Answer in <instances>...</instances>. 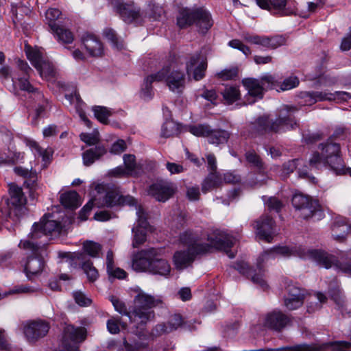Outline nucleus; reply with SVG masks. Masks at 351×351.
Here are the masks:
<instances>
[{
  "mask_svg": "<svg viewBox=\"0 0 351 351\" xmlns=\"http://www.w3.org/2000/svg\"><path fill=\"white\" fill-rule=\"evenodd\" d=\"M291 110H296L295 107L285 106L278 110L275 121L269 119L267 116L256 119L249 125V130L253 135H263L269 133H277L284 130L293 129L297 125Z\"/></svg>",
  "mask_w": 351,
  "mask_h": 351,
  "instance_id": "obj_1",
  "label": "nucleus"
},
{
  "mask_svg": "<svg viewBox=\"0 0 351 351\" xmlns=\"http://www.w3.org/2000/svg\"><path fill=\"white\" fill-rule=\"evenodd\" d=\"M321 154L315 152L309 159L311 169H318L322 167H329L337 174H345L346 171L351 174V170L345 169L344 162L340 156V147L337 143L332 141V138L326 143L319 145Z\"/></svg>",
  "mask_w": 351,
  "mask_h": 351,
  "instance_id": "obj_2",
  "label": "nucleus"
},
{
  "mask_svg": "<svg viewBox=\"0 0 351 351\" xmlns=\"http://www.w3.org/2000/svg\"><path fill=\"white\" fill-rule=\"evenodd\" d=\"M177 24L182 29L195 25L199 32L205 34L213 25V20L204 7L185 8L180 10Z\"/></svg>",
  "mask_w": 351,
  "mask_h": 351,
  "instance_id": "obj_3",
  "label": "nucleus"
},
{
  "mask_svg": "<svg viewBox=\"0 0 351 351\" xmlns=\"http://www.w3.org/2000/svg\"><path fill=\"white\" fill-rule=\"evenodd\" d=\"M162 304V301L160 298L154 297L141 291L134 298L132 316L134 323H136L138 327L145 326L155 317L152 308Z\"/></svg>",
  "mask_w": 351,
  "mask_h": 351,
  "instance_id": "obj_4",
  "label": "nucleus"
},
{
  "mask_svg": "<svg viewBox=\"0 0 351 351\" xmlns=\"http://www.w3.org/2000/svg\"><path fill=\"white\" fill-rule=\"evenodd\" d=\"M19 247L29 251L34 256H29L25 266V272L29 280L39 274L44 267V261L42 257L45 251V243H37L29 239L21 241Z\"/></svg>",
  "mask_w": 351,
  "mask_h": 351,
  "instance_id": "obj_5",
  "label": "nucleus"
},
{
  "mask_svg": "<svg viewBox=\"0 0 351 351\" xmlns=\"http://www.w3.org/2000/svg\"><path fill=\"white\" fill-rule=\"evenodd\" d=\"M242 84L248 91L250 97H252L247 104H253L256 101V99H262L263 97L264 91L269 89H277L278 86V80L275 76L270 74H265L261 77L260 79L248 77L242 80Z\"/></svg>",
  "mask_w": 351,
  "mask_h": 351,
  "instance_id": "obj_6",
  "label": "nucleus"
},
{
  "mask_svg": "<svg viewBox=\"0 0 351 351\" xmlns=\"http://www.w3.org/2000/svg\"><path fill=\"white\" fill-rule=\"evenodd\" d=\"M291 203L299 217L304 219L313 218L314 220H320L324 217V213L318 202L308 195L295 193Z\"/></svg>",
  "mask_w": 351,
  "mask_h": 351,
  "instance_id": "obj_7",
  "label": "nucleus"
},
{
  "mask_svg": "<svg viewBox=\"0 0 351 351\" xmlns=\"http://www.w3.org/2000/svg\"><path fill=\"white\" fill-rule=\"evenodd\" d=\"M9 198L7 200L8 208V217L16 222L26 213L27 198L23 189L15 183L8 184Z\"/></svg>",
  "mask_w": 351,
  "mask_h": 351,
  "instance_id": "obj_8",
  "label": "nucleus"
},
{
  "mask_svg": "<svg viewBox=\"0 0 351 351\" xmlns=\"http://www.w3.org/2000/svg\"><path fill=\"white\" fill-rule=\"evenodd\" d=\"M157 82L165 80L169 90L176 93H182L186 86V75L180 70H171L165 66L156 73Z\"/></svg>",
  "mask_w": 351,
  "mask_h": 351,
  "instance_id": "obj_9",
  "label": "nucleus"
},
{
  "mask_svg": "<svg viewBox=\"0 0 351 351\" xmlns=\"http://www.w3.org/2000/svg\"><path fill=\"white\" fill-rule=\"evenodd\" d=\"M306 258L312 259L317 264L326 269L335 266L337 269L344 273H351L350 264H343L340 263L335 256L324 250L306 248Z\"/></svg>",
  "mask_w": 351,
  "mask_h": 351,
  "instance_id": "obj_10",
  "label": "nucleus"
},
{
  "mask_svg": "<svg viewBox=\"0 0 351 351\" xmlns=\"http://www.w3.org/2000/svg\"><path fill=\"white\" fill-rule=\"evenodd\" d=\"M278 255L283 257H289L291 256H298L302 258L306 259V247L302 246L289 247L287 246H276L270 250L265 251L258 258L257 266L259 269L262 268V264L269 259L275 258Z\"/></svg>",
  "mask_w": 351,
  "mask_h": 351,
  "instance_id": "obj_11",
  "label": "nucleus"
},
{
  "mask_svg": "<svg viewBox=\"0 0 351 351\" xmlns=\"http://www.w3.org/2000/svg\"><path fill=\"white\" fill-rule=\"evenodd\" d=\"M190 132L196 136L207 137L211 144H223L228 142L230 134L224 130H213L210 125L199 124L191 127Z\"/></svg>",
  "mask_w": 351,
  "mask_h": 351,
  "instance_id": "obj_12",
  "label": "nucleus"
},
{
  "mask_svg": "<svg viewBox=\"0 0 351 351\" xmlns=\"http://www.w3.org/2000/svg\"><path fill=\"white\" fill-rule=\"evenodd\" d=\"M207 67V58L200 51L189 55L186 62V73L195 81H199L205 77Z\"/></svg>",
  "mask_w": 351,
  "mask_h": 351,
  "instance_id": "obj_13",
  "label": "nucleus"
},
{
  "mask_svg": "<svg viewBox=\"0 0 351 351\" xmlns=\"http://www.w3.org/2000/svg\"><path fill=\"white\" fill-rule=\"evenodd\" d=\"M197 250L192 247H188L186 250H181L175 252L173 255V263L178 269H183L191 266L196 256L204 254L210 251V245H198Z\"/></svg>",
  "mask_w": 351,
  "mask_h": 351,
  "instance_id": "obj_14",
  "label": "nucleus"
},
{
  "mask_svg": "<svg viewBox=\"0 0 351 351\" xmlns=\"http://www.w3.org/2000/svg\"><path fill=\"white\" fill-rule=\"evenodd\" d=\"M45 215L40 223H34L32 226V232L28 235V239L34 241L40 238L43 235H59L62 231V224L60 222L52 220L45 219Z\"/></svg>",
  "mask_w": 351,
  "mask_h": 351,
  "instance_id": "obj_15",
  "label": "nucleus"
},
{
  "mask_svg": "<svg viewBox=\"0 0 351 351\" xmlns=\"http://www.w3.org/2000/svg\"><path fill=\"white\" fill-rule=\"evenodd\" d=\"M301 99H304V105L311 106L317 101H332V100H346L350 97L348 93L336 92L335 93H327L326 91H311L302 92L300 95Z\"/></svg>",
  "mask_w": 351,
  "mask_h": 351,
  "instance_id": "obj_16",
  "label": "nucleus"
},
{
  "mask_svg": "<svg viewBox=\"0 0 351 351\" xmlns=\"http://www.w3.org/2000/svg\"><path fill=\"white\" fill-rule=\"evenodd\" d=\"M113 10L125 23H131L140 16V10L134 3H125L123 0H108Z\"/></svg>",
  "mask_w": 351,
  "mask_h": 351,
  "instance_id": "obj_17",
  "label": "nucleus"
},
{
  "mask_svg": "<svg viewBox=\"0 0 351 351\" xmlns=\"http://www.w3.org/2000/svg\"><path fill=\"white\" fill-rule=\"evenodd\" d=\"M104 204L107 207H113L120 205H136V199L131 195H123L120 191V188L113 186L108 188L106 193L104 197Z\"/></svg>",
  "mask_w": 351,
  "mask_h": 351,
  "instance_id": "obj_18",
  "label": "nucleus"
},
{
  "mask_svg": "<svg viewBox=\"0 0 351 351\" xmlns=\"http://www.w3.org/2000/svg\"><path fill=\"white\" fill-rule=\"evenodd\" d=\"M66 256L69 258L74 264H78L86 274L89 282H93L99 278V272L93 262L88 258L84 253L73 252L67 253Z\"/></svg>",
  "mask_w": 351,
  "mask_h": 351,
  "instance_id": "obj_19",
  "label": "nucleus"
},
{
  "mask_svg": "<svg viewBox=\"0 0 351 351\" xmlns=\"http://www.w3.org/2000/svg\"><path fill=\"white\" fill-rule=\"evenodd\" d=\"M253 226L260 239L267 243L271 242L274 235L275 226V222L272 217L264 214L254 222Z\"/></svg>",
  "mask_w": 351,
  "mask_h": 351,
  "instance_id": "obj_20",
  "label": "nucleus"
},
{
  "mask_svg": "<svg viewBox=\"0 0 351 351\" xmlns=\"http://www.w3.org/2000/svg\"><path fill=\"white\" fill-rule=\"evenodd\" d=\"M49 330V325L44 321H32L24 326V334L30 343H35L39 339L44 337Z\"/></svg>",
  "mask_w": 351,
  "mask_h": 351,
  "instance_id": "obj_21",
  "label": "nucleus"
},
{
  "mask_svg": "<svg viewBox=\"0 0 351 351\" xmlns=\"http://www.w3.org/2000/svg\"><path fill=\"white\" fill-rule=\"evenodd\" d=\"M158 249L150 247L142 250L135 254L132 259V267L136 271H148L152 259L157 254Z\"/></svg>",
  "mask_w": 351,
  "mask_h": 351,
  "instance_id": "obj_22",
  "label": "nucleus"
},
{
  "mask_svg": "<svg viewBox=\"0 0 351 351\" xmlns=\"http://www.w3.org/2000/svg\"><path fill=\"white\" fill-rule=\"evenodd\" d=\"M184 324V319L180 314H174L170 316L167 322L156 324L151 332L152 337H158L163 335L169 334L176 330Z\"/></svg>",
  "mask_w": 351,
  "mask_h": 351,
  "instance_id": "obj_23",
  "label": "nucleus"
},
{
  "mask_svg": "<svg viewBox=\"0 0 351 351\" xmlns=\"http://www.w3.org/2000/svg\"><path fill=\"white\" fill-rule=\"evenodd\" d=\"M176 190L173 183L160 181L152 184L148 193L157 201L165 202L173 196Z\"/></svg>",
  "mask_w": 351,
  "mask_h": 351,
  "instance_id": "obj_24",
  "label": "nucleus"
},
{
  "mask_svg": "<svg viewBox=\"0 0 351 351\" xmlns=\"http://www.w3.org/2000/svg\"><path fill=\"white\" fill-rule=\"evenodd\" d=\"M332 351H350L351 344L347 341H334L329 343ZM258 351H323L322 346L314 345H300L291 348H279L274 350H260Z\"/></svg>",
  "mask_w": 351,
  "mask_h": 351,
  "instance_id": "obj_25",
  "label": "nucleus"
},
{
  "mask_svg": "<svg viewBox=\"0 0 351 351\" xmlns=\"http://www.w3.org/2000/svg\"><path fill=\"white\" fill-rule=\"evenodd\" d=\"M256 2L261 8L267 10L274 14L285 16L293 13V11L287 7L289 0H256Z\"/></svg>",
  "mask_w": 351,
  "mask_h": 351,
  "instance_id": "obj_26",
  "label": "nucleus"
},
{
  "mask_svg": "<svg viewBox=\"0 0 351 351\" xmlns=\"http://www.w3.org/2000/svg\"><path fill=\"white\" fill-rule=\"evenodd\" d=\"M351 226L343 217L339 216L335 218L331 226L332 237L338 243H343L347 240Z\"/></svg>",
  "mask_w": 351,
  "mask_h": 351,
  "instance_id": "obj_27",
  "label": "nucleus"
},
{
  "mask_svg": "<svg viewBox=\"0 0 351 351\" xmlns=\"http://www.w3.org/2000/svg\"><path fill=\"white\" fill-rule=\"evenodd\" d=\"M208 241L215 248L226 250L233 246L235 239L226 232L217 230L213 237L208 238Z\"/></svg>",
  "mask_w": 351,
  "mask_h": 351,
  "instance_id": "obj_28",
  "label": "nucleus"
},
{
  "mask_svg": "<svg viewBox=\"0 0 351 351\" xmlns=\"http://www.w3.org/2000/svg\"><path fill=\"white\" fill-rule=\"evenodd\" d=\"M160 252L161 250L158 249L157 254L152 259L149 272L167 277L170 274L171 266L165 259L160 257Z\"/></svg>",
  "mask_w": 351,
  "mask_h": 351,
  "instance_id": "obj_29",
  "label": "nucleus"
},
{
  "mask_svg": "<svg viewBox=\"0 0 351 351\" xmlns=\"http://www.w3.org/2000/svg\"><path fill=\"white\" fill-rule=\"evenodd\" d=\"M82 43L91 56L99 57L103 54V46L97 37L87 34L82 37Z\"/></svg>",
  "mask_w": 351,
  "mask_h": 351,
  "instance_id": "obj_30",
  "label": "nucleus"
},
{
  "mask_svg": "<svg viewBox=\"0 0 351 351\" xmlns=\"http://www.w3.org/2000/svg\"><path fill=\"white\" fill-rule=\"evenodd\" d=\"M289 321V317L284 313L280 311H274L267 316L265 325L269 328L279 330L284 328Z\"/></svg>",
  "mask_w": 351,
  "mask_h": 351,
  "instance_id": "obj_31",
  "label": "nucleus"
},
{
  "mask_svg": "<svg viewBox=\"0 0 351 351\" xmlns=\"http://www.w3.org/2000/svg\"><path fill=\"white\" fill-rule=\"evenodd\" d=\"M235 269H237L239 273L246 275L247 278H251L252 281L258 285L263 289L267 288V285L265 280L263 278L261 274H253L252 269L249 267V265L245 262H238L235 265Z\"/></svg>",
  "mask_w": 351,
  "mask_h": 351,
  "instance_id": "obj_32",
  "label": "nucleus"
},
{
  "mask_svg": "<svg viewBox=\"0 0 351 351\" xmlns=\"http://www.w3.org/2000/svg\"><path fill=\"white\" fill-rule=\"evenodd\" d=\"M106 153V149L103 145H97L85 151L82 154L83 163L85 166H90L99 159Z\"/></svg>",
  "mask_w": 351,
  "mask_h": 351,
  "instance_id": "obj_33",
  "label": "nucleus"
},
{
  "mask_svg": "<svg viewBox=\"0 0 351 351\" xmlns=\"http://www.w3.org/2000/svg\"><path fill=\"white\" fill-rule=\"evenodd\" d=\"M49 27L62 43L70 44L73 41V34L69 29L58 25L56 23H50Z\"/></svg>",
  "mask_w": 351,
  "mask_h": 351,
  "instance_id": "obj_34",
  "label": "nucleus"
},
{
  "mask_svg": "<svg viewBox=\"0 0 351 351\" xmlns=\"http://www.w3.org/2000/svg\"><path fill=\"white\" fill-rule=\"evenodd\" d=\"M221 184V175L215 172H211L203 181L202 184V191L204 193H206L220 186Z\"/></svg>",
  "mask_w": 351,
  "mask_h": 351,
  "instance_id": "obj_35",
  "label": "nucleus"
},
{
  "mask_svg": "<svg viewBox=\"0 0 351 351\" xmlns=\"http://www.w3.org/2000/svg\"><path fill=\"white\" fill-rule=\"evenodd\" d=\"M154 82H157L156 73L149 75L145 79L140 91V97L144 101H149L153 98L152 83Z\"/></svg>",
  "mask_w": 351,
  "mask_h": 351,
  "instance_id": "obj_36",
  "label": "nucleus"
},
{
  "mask_svg": "<svg viewBox=\"0 0 351 351\" xmlns=\"http://www.w3.org/2000/svg\"><path fill=\"white\" fill-rule=\"evenodd\" d=\"M62 204L68 208L75 209L80 205L79 195L75 191H69L60 195Z\"/></svg>",
  "mask_w": 351,
  "mask_h": 351,
  "instance_id": "obj_37",
  "label": "nucleus"
},
{
  "mask_svg": "<svg viewBox=\"0 0 351 351\" xmlns=\"http://www.w3.org/2000/svg\"><path fill=\"white\" fill-rule=\"evenodd\" d=\"M23 185L26 189H29V197L34 199L37 196L36 192L39 188L38 184V174L36 171L32 172L29 176H28L25 179Z\"/></svg>",
  "mask_w": 351,
  "mask_h": 351,
  "instance_id": "obj_38",
  "label": "nucleus"
},
{
  "mask_svg": "<svg viewBox=\"0 0 351 351\" xmlns=\"http://www.w3.org/2000/svg\"><path fill=\"white\" fill-rule=\"evenodd\" d=\"M180 241L184 245H187L188 247H192L193 250H197V247L200 245H208V243H200L197 237L191 230L185 231L181 234Z\"/></svg>",
  "mask_w": 351,
  "mask_h": 351,
  "instance_id": "obj_39",
  "label": "nucleus"
},
{
  "mask_svg": "<svg viewBox=\"0 0 351 351\" xmlns=\"http://www.w3.org/2000/svg\"><path fill=\"white\" fill-rule=\"evenodd\" d=\"M102 249L101 245L92 241H86L83 243L82 250L80 253H84L86 256L87 255L92 258H97L99 256Z\"/></svg>",
  "mask_w": 351,
  "mask_h": 351,
  "instance_id": "obj_40",
  "label": "nucleus"
},
{
  "mask_svg": "<svg viewBox=\"0 0 351 351\" xmlns=\"http://www.w3.org/2000/svg\"><path fill=\"white\" fill-rule=\"evenodd\" d=\"M221 94L228 104H233L241 97L240 90L237 86H226Z\"/></svg>",
  "mask_w": 351,
  "mask_h": 351,
  "instance_id": "obj_41",
  "label": "nucleus"
},
{
  "mask_svg": "<svg viewBox=\"0 0 351 351\" xmlns=\"http://www.w3.org/2000/svg\"><path fill=\"white\" fill-rule=\"evenodd\" d=\"M104 36L111 43L113 47L121 50L123 47V41L118 37L116 32L112 28H106L103 32Z\"/></svg>",
  "mask_w": 351,
  "mask_h": 351,
  "instance_id": "obj_42",
  "label": "nucleus"
},
{
  "mask_svg": "<svg viewBox=\"0 0 351 351\" xmlns=\"http://www.w3.org/2000/svg\"><path fill=\"white\" fill-rule=\"evenodd\" d=\"M93 111L95 118L104 124L108 123V117L112 115V111L104 106H95L93 107Z\"/></svg>",
  "mask_w": 351,
  "mask_h": 351,
  "instance_id": "obj_43",
  "label": "nucleus"
},
{
  "mask_svg": "<svg viewBox=\"0 0 351 351\" xmlns=\"http://www.w3.org/2000/svg\"><path fill=\"white\" fill-rule=\"evenodd\" d=\"M33 99L38 102V106L36 107V116L43 115L49 106L48 99L44 97L42 93H36V97H34Z\"/></svg>",
  "mask_w": 351,
  "mask_h": 351,
  "instance_id": "obj_44",
  "label": "nucleus"
},
{
  "mask_svg": "<svg viewBox=\"0 0 351 351\" xmlns=\"http://www.w3.org/2000/svg\"><path fill=\"white\" fill-rule=\"evenodd\" d=\"M36 69L42 77L49 79L55 75L53 66L48 61L43 60Z\"/></svg>",
  "mask_w": 351,
  "mask_h": 351,
  "instance_id": "obj_45",
  "label": "nucleus"
},
{
  "mask_svg": "<svg viewBox=\"0 0 351 351\" xmlns=\"http://www.w3.org/2000/svg\"><path fill=\"white\" fill-rule=\"evenodd\" d=\"M246 160L257 170H265V165L260 156L254 151H248L245 153Z\"/></svg>",
  "mask_w": 351,
  "mask_h": 351,
  "instance_id": "obj_46",
  "label": "nucleus"
},
{
  "mask_svg": "<svg viewBox=\"0 0 351 351\" xmlns=\"http://www.w3.org/2000/svg\"><path fill=\"white\" fill-rule=\"evenodd\" d=\"M110 301H111L112 305L114 306V309L118 313H119L120 314H121L123 315L128 316L129 317L130 322L134 323L133 318L132 317V316H133L132 310L128 311L126 307L125 304L123 302L119 300L118 298H117L114 296L111 297Z\"/></svg>",
  "mask_w": 351,
  "mask_h": 351,
  "instance_id": "obj_47",
  "label": "nucleus"
},
{
  "mask_svg": "<svg viewBox=\"0 0 351 351\" xmlns=\"http://www.w3.org/2000/svg\"><path fill=\"white\" fill-rule=\"evenodd\" d=\"M132 232L134 234L132 241V247L134 248L138 247L146 241L147 232L145 229L134 227L132 228Z\"/></svg>",
  "mask_w": 351,
  "mask_h": 351,
  "instance_id": "obj_48",
  "label": "nucleus"
},
{
  "mask_svg": "<svg viewBox=\"0 0 351 351\" xmlns=\"http://www.w3.org/2000/svg\"><path fill=\"white\" fill-rule=\"evenodd\" d=\"M285 43V38L282 36H275L273 37L263 36V46L271 49H276Z\"/></svg>",
  "mask_w": 351,
  "mask_h": 351,
  "instance_id": "obj_49",
  "label": "nucleus"
},
{
  "mask_svg": "<svg viewBox=\"0 0 351 351\" xmlns=\"http://www.w3.org/2000/svg\"><path fill=\"white\" fill-rule=\"evenodd\" d=\"M20 89L30 94V97L33 99L36 97V93H40L36 88H34L29 82L28 79L24 76L18 78Z\"/></svg>",
  "mask_w": 351,
  "mask_h": 351,
  "instance_id": "obj_50",
  "label": "nucleus"
},
{
  "mask_svg": "<svg viewBox=\"0 0 351 351\" xmlns=\"http://www.w3.org/2000/svg\"><path fill=\"white\" fill-rule=\"evenodd\" d=\"M178 132V125L171 121L164 123L162 126L161 136L165 138H169L176 135Z\"/></svg>",
  "mask_w": 351,
  "mask_h": 351,
  "instance_id": "obj_51",
  "label": "nucleus"
},
{
  "mask_svg": "<svg viewBox=\"0 0 351 351\" xmlns=\"http://www.w3.org/2000/svg\"><path fill=\"white\" fill-rule=\"evenodd\" d=\"M238 68L237 66H231L218 72L217 76L222 80H232L238 76Z\"/></svg>",
  "mask_w": 351,
  "mask_h": 351,
  "instance_id": "obj_52",
  "label": "nucleus"
},
{
  "mask_svg": "<svg viewBox=\"0 0 351 351\" xmlns=\"http://www.w3.org/2000/svg\"><path fill=\"white\" fill-rule=\"evenodd\" d=\"M304 298H296V297H291V295H287L285 298V306L289 310H295L300 307L304 303Z\"/></svg>",
  "mask_w": 351,
  "mask_h": 351,
  "instance_id": "obj_53",
  "label": "nucleus"
},
{
  "mask_svg": "<svg viewBox=\"0 0 351 351\" xmlns=\"http://www.w3.org/2000/svg\"><path fill=\"white\" fill-rule=\"evenodd\" d=\"M278 86L281 90H288L292 89L299 84V80L295 76H290L283 80L282 82H278Z\"/></svg>",
  "mask_w": 351,
  "mask_h": 351,
  "instance_id": "obj_54",
  "label": "nucleus"
},
{
  "mask_svg": "<svg viewBox=\"0 0 351 351\" xmlns=\"http://www.w3.org/2000/svg\"><path fill=\"white\" fill-rule=\"evenodd\" d=\"M301 160L300 159H293L285 162L282 165V173L285 176L293 173L300 165Z\"/></svg>",
  "mask_w": 351,
  "mask_h": 351,
  "instance_id": "obj_55",
  "label": "nucleus"
},
{
  "mask_svg": "<svg viewBox=\"0 0 351 351\" xmlns=\"http://www.w3.org/2000/svg\"><path fill=\"white\" fill-rule=\"evenodd\" d=\"M27 57L35 68L43 60L41 53L36 50L27 51Z\"/></svg>",
  "mask_w": 351,
  "mask_h": 351,
  "instance_id": "obj_56",
  "label": "nucleus"
},
{
  "mask_svg": "<svg viewBox=\"0 0 351 351\" xmlns=\"http://www.w3.org/2000/svg\"><path fill=\"white\" fill-rule=\"evenodd\" d=\"M123 162L125 170L128 171L130 175H132L136 166L135 156L132 154H125L123 156Z\"/></svg>",
  "mask_w": 351,
  "mask_h": 351,
  "instance_id": "obj_57",
  "label": "nucleus"
},
{
  "mask_svg": "<svg viewBox=\"0 0 351 351\" xmlns=\"http://www.w3.org/2000/svg\"><path fill=\"white\" fill-rule=\"evenodd\" d=\"M222 177V182L228 184H236L241 181V177L236 171H229L223 173Z\"/></svg>",
  "mask_w": 351,
  "mask_h": 351,
  "instance_id": "obj_58",
  "label": "nucleus"
},
{
  "mask_svg": "<svg viewBox=\"0 0 351 351\" xmlns=\"http://www.w3.org/2000/svg\"><path fill=\"white\" fill-rule=\"evenodd\" d=\"M228 45L232 48L240 50L246 56H248L251 53L250 49L238 39H233L230 40L228 43Z\"/></svg>",
  "mask_w": 351,
  "mask_h": 351,
  "instance_id": "obj_59",
  "label": "nucleus"
},
{
  "mask_svg": "<svg viewBox=\"0 0 351 351\" xmlns=\"http://www.w3.org/2000/svg\"><path fill=\"white\" fill-rule=\"evenodd\" d=\"M136 215L138 217V225L136 227L146 230L149 224L147 220V216L145 211L142 208L139 207L137 209Z\"/></svg>",
  "mask_w": 351,
  "mask_h": 351,
  "instance_id": "obj_60",
  "label": "nucleus"
},
{
  "mask_svg": "<svg viewBox=\"0 0 351 351\" xmlns=\"http://www.w3.org/2000/svg\"><path fill=\"white\" fill-rule=\"evenodd\" d=\"M75 302L82 306H88L91 303V300L87 298L82 292L75 291L73 293Z\"/></svg>",
  "mask_w": 351,
  "mask_h": 351,
  "instance_id": "obj_61",
  "label": "nucleus"
},
{
  "mask_svg": "<svg viewBox=\"0 0 351 351\" xmlns=\"http://www.w3.org/2000/svg\"><path fill=\"white\" fill-rule=\"evenodd\" d=\"M80 139L88 145H97L99 141L98 136L90 133H82L80 136Z\"/></svg>",
  "mask_w": 351,
  "mask_h": 351,
  "instance_id": "obj_62",
  "label": "nucleus"
},
{
  "mask_svg": "<svg viewBox=\"0 0 351 351\" xmlns=\"http://www.w3.org/2000/svg\"><path fill=\"white\" fill-rule=\"evenodd\" d=\"M121 319L119 317H112L108 320L107 328L111 334H117L119 332V326Z\"/></svg>",
  "mask_w": 351,
  "mask_h": 351,
  "instance_id": "obj_63",
  "label": "nucleus"
},
{
  "mask_svg": "<svg viewBox=\"0 0 351 351\" xmlns=\"http://www.w3.org/2000/svg\"><path fill=\"white\" fill-rule=\"evenodd\" d=\"M266 204L269 210H275L276 212H279L283 206L282 203L275 197H269Z\"/></svg>",
  "mask_w": 351,
  "mask_h": 351,
  "instance_id": "obj_64",
  "label": "nucleus"
}]
</instances>
